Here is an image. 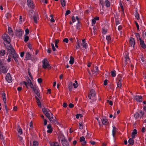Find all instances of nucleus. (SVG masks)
Here are the masks:
<instances>
[{"instance_id":"obj_1","label":"nucleus","mask_w":146,"mask_h":146,"mask_svg":"<svg viewBox=\"0 0 146 146\" xmlns=\"http://www.w3.org/2000/svg\"><path fill=\"white\" fill-rule=\"evenodd\" d=\"M42 67L44 69H50V66L47 59H44L42 61Z\"/></svg>"},{"instance_id":"obj_2","label":"nucleus","mask_w":146,"mask_h":146,"mask_svg":"<svg viewBox=\"0 0 146 146\" xmlns=\"http://www.w3.org/2000/svg\"><path fill=\"white\" fill-rule=\"evenodd\" d=\"M3 39L4 40V44L5 45L6 44H9L11 42V39L9 36L6 34H3L2 36Z\"/></svg>"},{"instance_id":"obj_3","label":"nucleus","mask_w":146,"mask_h":146,"mask_svg":"<svg viewBox=\"0 0 146 146\" xmlns=\"http://www.w3.org/2000/svg\"><path fill=\"white\" fill-rule=\"evenodd\" d=\"M122 76L121 74H119L116 78L117 85L118 87L120 88L121 87V80Z\"/></svg>"},{"instance_id":"obj_4","label":"nucleus","mask_w":146,"mask_h":146,"mask_svg":"<svg viewBox=\"0 0 146 146\" xmlns=\"http://www.w3.org/2000/svg\"><path fill=\"white\" fill-rule=\"evenodd\" d=\"M95 91L91 90L89 93L88 97L89 99L93 100L95 98Z\"/></svg>"},{"instance_id":"obj_5","label":"nucleus","mask_w":146,"mask_h":146,"mask_svg":"<svg viewBox=\"0 0 146 146\" xmlns=\"http://www.w3.org/2000/svg\"><path fill=\"white\" fill-rule=\"evenodd\" d=\"M8 45L6 46V48L7 49L8 52L10 53L11 54L15 52L14 49L12 47L10 43L8 44Z\"/></svg>"},{"instance_id":"obj_6","label":"nucleus","mask_w":146,"mask_h":146,"mask_svg":"<svg viewBox=\"0 0 146 146\" xmlns=\"http://www.w3.org/2000/svg\"><path fill=\"white\" fill-rule=\"evenodd\" d=\"M13 56V58L17 64H19V60L20 59L18 54L15 52L12 54Z\"/></svg>"},{"instance_id":"obj_7","label":"nucleus","mask_w":146,"mask_h":146,"mask_svg":"<svg viewBox=\"0 0 146 146\" xmlns=\"http://www.w3.org/2000/svg\"><path fill=\"white\" fill-rule=\"evenodd\" d=\"M66 139V138L63 134L61 133L59 134L58 135V140L59 142L61 143Z\"/></svg>"},{"instance_id":"obj_8","label":"nucleus","mask_w":146,"mask_h":146,"mask_svg":"<svg viewBox=\"0 0 146 146\" xmlns=\"http://www.w3.org/2000/svg\"><path fill=\"white\" fill-rule=\"evenodd\" d=\"M52 115V114H51V115H49V117H47V118H48L51 122L57 124L58 123V122L56 120V118L55 117H54Z\"/></svg>"},{"instance_id":"obj_9","label":"nucleus","mask_w":146,"mask_h":146,"mask_svg":"<svg viewBox=\"0 0 146 146\" xmlns=\"http://www.w3.org/2000/svg\"><path fill=\"white\" fill-rule=\"evenodd\" d=\"M24 32L21 29H19L16 30L15 31V35L16 36L18 37H20L21 36Z\"/></svg>"},{"instance_id":"obj_10","label":"nucleus","mask_w":146,"mask_h":146,"mask_svg":"<svg viewBox=\"0 0 146 146\" xmlns=\"http://www.w3.org/2000/svg\"><path fill=\"white\" fill-rule=\"evenodd\" d=\"M42 111L46 115V117H49L50 115V111L48 109L43 108L42 109Z\"/></svg>"},{"instance_id":"obj_11","label":"nucleus","mask_w":146,"mask_h":146,"mask_svg":"<svg viewBox=\"0 0 146 146\" xmlns=\"http://www.w3.org/2000/svg\"><path fill=\"white\" fill-rule=\"evenodd\" d=\"M134 99L137 102H141L142 101V97L141 96L136 95L134 96Z\"/></svg>"},{"instance_id":"obj_12","label":"nucleus","mask_w":146,"mask_h":146,"mask_svg":"<svg viewBox=\"0 0 146 146\" xmlns=\"http://www.w3.org/2000/svg\"><path fill=\"white\" fill-rule=\"evenodd\" d=\"M5 79L8 83H10L12 82V79L9 73L7 74L5 77Z\"/></svg>"},{"instance_id":"obj_13","label":"nucleus","mask_w":146,"mask_h":146,"mask_svg":"<svg viewBox=\"0 0 146 146\" xmlns=\"http://www.w3.org/2000/svg\"><path fill=\"white\" fill-rule=\"evenodd\" d=\"M32 89L33 91L37 95V96L40 97L39 91L38 88L36 86H35L34 88Z\"/></svg>"},{"instance_id":"obj_14","label":"nucleus","mask_w":146,"mask_h":146,"mask_svg":"<svg viewBox=\"0 0 146 146\" xmlns=\"http://www.w3.org/2000/svg\"><path fill=\"white\" fill-rule=\"evenodd\" d=\"M140 44L141 47L143 49H145L146 48V45L144 41L141 39H140Z\"/></svg>"},{"instance_id":"obj_15","label":"nucleus","mask_w":146,"mask_h":146,"mask_svg":"<svg viewBox=\"0 0 146 146\" xmlns=\"http://www.w3.org/2000/svg\"><path fill=\"white\" fill-rule=\"evenodd\" d=\"M129 43L131 46L133 47H134L135 44V40L134 38L131 37L129 39Z\"/></svg>"},{"instance_id":"obj_16","label":"nucleus","mask_w":146,"mask_h":146,"mask_svg":"<svg viewBox=\"0 0 146 146\" xmlns=\"http://www.w3.org/2000/svg\"><path fill=\"white\" fill-rule=\"evenodd\" d=\"M27 4L28 6L31 8L34 7V5L33 3L32 0H27Z\"/></svg>"},{"instance_id":"obj_17","label":"nucleus","mask_w":146,"mask_h":146,"mask_svg":"<svg viewBox=\"0 0 146 146\" xmlns=\"http://www.w3.org/2000/svg\"><path fill=\"white\" fill-rule=\"evenodd\" d=\"M80 141L82 142V144L83 146L85 145L86 143V141H85V139L83 136L81 137L80 138Z\"/></svg>"},{"instance_id":"obj_18","label":"nucleus","mask_w":146,"mask_h":146,"mask_svg":"<svg viewBox=\"0 0 146 146\" xmlns=\"http://www.w3.org/2000/svg\"><path fill=\"white\" fill-rule=\"evenodd\" d=\"M61 143L63 146H69V143L67 140L66 139L62 141Z\"/></svg>"},{"instance_id":"obj_19","label":"nucleus","mask_w":146,"mask_h":146,"mask_svg":"<svg viewBox=\"0 0 146 146\" xmlns=\"http://www.w3.org/2000/svg\"><path fill=\"white\" fill-rule=\"evenodd\" d=\"M0 70L2 73L5 74L7 72V69L6 67L3 66V67H2V68H0Z\"/></svg>"},{"instance_id":"obj_20","label":"nucleus","mask_w":146,"mask_h":146,"mask_svg":"<svg viewBox=\"0 0 146 146\" xmlns=\"http://www.w3.org/2000/svg\"><path fill=\"white\" fill-rule=\"evenodd\" d=\"M8 33L9 35L12 36H13V32L12 29L10 27H8Z\"/></svg>"},{"instance_id":"obj_21","label":"nucleus","mask_w":146,"mask_h":146,"mask_svg":"<svg viewBox=\"0 0 146 146\" xmlns=\"http://www.w3.org/2000/svg\"><path fill=\"white\" fill-rule=\"evenodd\" d=\"M117 131V129L115 126H113L112 130V134L114 137Z\"/></svg>"},{"instance_id":"obj_22","label":"nucleus","mask_w":146,"mask_h":146,"mask_svg":"<svg viewBox=\"0 0 146 146\" xmlns=\"http://www.w3.org/2000/svg\"><path fill=\"white\" fill-rule=\"evenodd\" d=\"M31 54L30 52H27L25 55V58L27 60L30 59L31 58Z\"/></svg>"},{"instance_id":"obj_23","label":"nucleus","mask_w":146,"mask_h":146,"mask_svg":"<svg viewBox=\"0 0 146 146\" xmlns=\"http://www.w3.org/2000/svg\"><path fill=\"white\" fill-rule=\"evenodd\" d=\"M70 60L69 62V63L70 64H73L74 62V58L72 56H71L70 57Z\"/></svg>"},{"instance_id":"obj_24","label":"nucleus","mask_w":146,"mask_h":146,"mask_svg":"<svg viewBox=\"0 0 146 146\" xmlns=\"http://www.w3.org/2000/svg\"><path fill=\"white\" fill-rule=\"evenodd\" d=\"M137 130L135 129H134L133 130L132 133V134H131L132 137L133 138H134L135 137V134H137Z\"/></svg>"},{"instance_id":"obj_25","label":"nucleus","mask_w":146,"mask_h":146,"mask_svg":"<svg viewBox=\"0 0 146 146\" xmlns=\"http://www.w3.org/2000/svg\"><path fill=\"white\" fill-rule=\"evenodd\" d=\"M51 146H60L59 143L57 142H51L50 143Z\"/></svg>"},{"instance_id":"obj_26","label":"nucleus","mask_w":146,"mask_h":146,"mask_svg":"<svg viewBox=\"0 0 146 146\" xmlns=\"http://www.w3.org/2000/svg\"><path fill=\"white\" fill-rule=\"evenodd\" d=\"M105 6L107 7H109L110 6V3L109 0H105Z\"/></svg>"},{"instance_id":"obj_27","label":"nucleus","mask_w":146,"mask_h":146,"mask_svg":"<svg viewBox=\"0 0 146 146\" xmlns=\"http://www.w3.org/2000/svg\"><path fill=\"white\" fill-rule=\"evenodd\" d=\"M2 96L4 103H6V94L5 93H3L2 94Z\"/></svg>"},{"instance_id":"obj_28","label":"nucleus","mask_w":146,"mask_h":146,"mask_svg":"<svg viewBox=\"0 0 146 146\" xmlns=\"http://www.w3.org/2000/svg\"><path fill=\"white\" fill-rule=\"evenodd\" d=\"M102 123L103 125H106L108 123V121L107 119H102Z\"/></svg>"},{"instance_id":"obj_29","label":"nucleus","mask_w":146,"mask_h":146,"mask_svg":"<svg viewBox=\"0 0 146 146\" xmlns=\"http://www.w3.org/2000/svg\"><path fill=\"white\" fill-rule=\"evenodd\" d=\"M13 58L12 54H10L8 56V58L7 59V61L8 62H10L11 61L12 58Z\"/></svg>"},{"instance_id":"obj_30","label":"nucleus","mask_w":146,"mask_h":146,"mask_svg":"<svg viewBox=\"0 0 146 146\" xmlns=\"http://www.w3.org/2000/svg\"><path fill=\"white\" fill-rule=\"evenodd\" d=\"M135 16V18L137 20H139V15L137 12V10L135 12L134 14Z\"/></svg>"},{"instance_id":"obj_31","label":"nucleus","mask_w":146,"mask_h":146,"mask_svg":"<svg viewBox=\"0 0 146 146\" xmlns=\"http://www.w3.org/2000/svg\"><path fill=\"white\" fill-rule=\"evenodd\" d=\"M128 143L129 144L133 145L134 144V140L133 139V138L132 137V138H130L128 140Z\"/></svg>"},{"instance_id":"obj_32","label":"nucleus","mask_w":146,"mask_h":146,"mask_svg":"<svg viewBox=\"0 0 146 146\" xmlns=\"http://www.w3.org/2000/svg\"><path fill=\"white\" fill-rule=\"evenodd\" d=\"M28 82L31 88L33 89L34 88L35 86H34L32 82H31V80L29 79L28 81Z\"/></svg>"},{"instance_id":"obj_33","label":"nucleus","mask_w":146,"mask_h":146,"mask_svg":"<svg viewBox=\"0 0 146 146\" xmlns=\"http://www.w3.org/2000/svg\"><path fill=\"white\" fill-rule=\"evenodd\" d=\"M106 39L108 41V42L111 43V40L110 36H106Z\"/></svg>"},{"instance_id":"obj_34","label":"nucleus","mask_w":146,"mask_h":146,"mask_svg":"<svg viewBox=\"0 0 146 146\" xmlns=\"http://www.w3.org/2000/svg\"><path fill=\"white\" fill-rule=\"evenodd\" d=\"M60 2L61 5L63 7H64L66 5V2L65 0H61Z\"/></svg>"},{"instance_id":"obj_35","label":"nucleus","mask_w":146,"mask_h":146,"mask_svg":"<svg viewBox=\"0 0 146 146\" xmlns=\"http://www.w3.org/2000/svg\"><path fill=\"white\" fill-rule=\"evenodd\" d=\"M111 76L113 77H115L116 76V71L114 70L111 72Z\"/></svg>"},{"instance_id":"obj_36","label":"nucleus","mask_w":146,"mask_h":146,"mask_svg":"<svg viewBox=\"0 0 146 146\" xmlns=\"http://www.w3.org/2000/svg\"><path fill=\"white\" fill-rule=\"evenodd\" d=\"M24 41L25 42H27L29 39V37L26 35H25L24 37Z\"/></svg>"},{"instance_id":"obj_37","label":"nucleus","mask_w":146,"mask_h":146,"mask_svg":"<svg viewBox=\"0 0 146 146\" xmlns=\"http://www.w3.org/2000/svg\"><path fill=\"white\" fill-rule=\"evenodd\" d=\"M35 98L37 100V102L38 105L39 106H41V103L39 100V99L36 96H35Z\"/></svg>"},{"instance_id":"obj_38","label":"nucleus","mask_w":146,"mask_h":146,"mask_svg":"<svg viewBox=\"0 0 146 146\" xmlns=\"http://www.w3.org/2000/svg\"><path fill=\"white\" fill-rule=\"evenodd\" d=\"M5 51L4 50H1L0 51V55L1 56H3L5 54Z\"/></svg>"},{"instance_id":"obj_39","label":"nucleus","mask_w":146,"mask_h":146,"mask_svg":"<svg viewBox=\"0 0 146 146\" xmlns=\"http://www.w3.org/2000/svg\"><path fill=\"white\" fill-rule=\"evenodd\" d=\"M59 42V40L58 39H56L55 40V42L54 43L55 45L56 48H58V46L57 45V44Z\"/></svg>"},{"instance_id":"obj_40","label":"nucleus","mask_w":146,"mask_h":146,"mask_svg":"<svg viewBox=\"0 0 146 146\" xmlns=\"http://www.w3.org/2000/svg\"><path fill=\"white\" fill-rule=\"evenodd\" d=\"M18 133L20 135L22 134L23 131L22 129L20 127H19V128H18Z\"/></svg>"},{"instance_id":"obj_41","label":"nucleus","mask_w":146,"mask_h":146,"mask_svg":"<svg viewBox=\"0 0 146 146\" xmlns=\"http://www.w3.org/2000/svg\"><path fill=\"white\" fill-rule=\"evenodd\" d=\"M135 35L137 39H139L140 40V39H141V38L140 37V35L139 33H135Z\"/></svg>"},{"instance_id":"obj_42","label":"nucleus","mask_w":146,"mask_h":146,"mask_svg":"<svg viewBox=\"0 0 146 146\" xmlns=\"http://www.w3.org/2000/svg\"><path fill=\"white\" fill-rule=\"evenodd\" d=\"M38 142L36 141H35L33 143V146H38Z\"/></svg>"},{"instance_id":"obj_43","label":"nucleus","mask_w":146,"mask_h":146,"mask_svg":"<svg viewBox=\"0 0 146 146\" xmlns=\"http://www.w3.org/2000/svg\"><path fill=\"white\" fill-rule=\"evenodd\" d=\"M51 45L53 51H56V49L54 47L53 42L51 43Z\"/></svg>"},{"instance_id":"obj_44","label":"nucleus","mask_w":146,"mask_h":146,"mask_svg":"<svg viewBox=\"0 0 146 146\" xmlns=\"http://www.w3.org/2000/svg\"><path fill=\"white\" fill-rule=\"evenodd\" d=\"M34 21L36 23H37L38 17L36 16H34L33 17Z\"/></svg>"},{"instance_id":"obj_45","label":"nucleus","mask_w":146,"mask_h":146,"mask_svg":"<svg viewBox=\"0 0 146 146\" xmlns=\"http://www.w3.org/2000/svg\"><path fill=\"white\" fill-rule=\"evenodd\" d=\"M98 71V67L97 66H96L95 67L94 70V71L93 72H94V73H96V74L97 73Z\"/></svg>"},{"instance_id":"obj_46","label":"nucleus","mask_w":146,"mask_h":146,"mask_svg":"<svg viewBox=\"0 0 146 146\" xmlns=\"http://www.w3.org/2000/svg\"><path fill=\"white\" fill-rule=\"evenodd\" d=\"M79 128L80 129H82L83 128V124L82 123H80L79 124Z\"/></svg>"},{"instance_id":"obj_47","label":"nucleus","mask_w":146,"mask_h":146,"mask_svg":"<svg viewBox=\"0 0 146 146\" xmlns=\"http://www.w3.org/2000/svg\"><path fill=\"white\" fill-rule=\"evenodd\" d=\"M120 6L121 9V11L122 12V13L123 15H124V13L123 7V6L121 4L120 5Z\"/></svg>"},{"instance_id":"obj_48","label":"nucleus","mask_w":146,"mask_h":146,"mask_svg":"<svg viewBox=\"0 0 146 146\" xmlns=\"http://www.w3.org/2000/svg\"><path fill=\"white\" fill-rule=\"evenodd\" d=\"M82 117V115L80 114V113L77 114L76 115V118L77 119H78L79 118V117L81 118V117Z\"/></svg>"},{"instance_id":"obj_49","label":"nucleus","mask_w":146,"mask_h":146,"mask_svg":"<svg viewBox=\"0 0 146 146\" xmlns=\"http://www.w3.org/2000/svg\"><path fill=\"white\" fill-rule=\"evenodd\" d=\"M50 17L51 18L50 21L52 22H54L55 21V20L53 18V15H52L51 14L50 15Z\"/></svg>"},{"instance_id":"obj_50","label":"nucleus","mask_w":146,"mask_h":146,"mask_svg":"<svg viewBox=\"0 0 146 146\" xmlns=\"http://www.w3.org/2000/svg\"><path fill=\"white\" fill-rule=\"evenodd\" d=\"M107 31V30L105 29H102V33L104 35L106 34Z\"/></svg>"},{"instance_id":"obj_51","label":"nucleus","mask_w":146,"mask_h":146,"mask_svg":"<svg viewBox=\"0 0 146 146\" xmlns=\"http://www.w3.org/2000/svg\"><path fill=\"white\" fill-rule=\"evenodd\" d=\"M82 46L84 48L86 49L87 48V43H82Z\"/></svg>"},{"instance_id":"obj_52","label":"nucleus","mask_w":146,"mask_h":146,"mask_svg":"<svg viewBox=\"0 0 146 146\" xmlns=\"http://www.w3.org/2000/svg\"><path fill=\"white\" fill-rule=\"evenodd\" d=\"M134 116L135 118H137L139 117V114L138 113H136L135 114Z\"/></svg>"},{"instance_id":"obj_53","label":"nucleus","mask_w":146,"mask_h":146,"mask_svg":"<svg viewBox=\"0 0 146 146\" xmlns=\"http://www.w3.org/2000/svg\"><path fill=\"white\" fill-rule=\"evenodd\" d=\"M100 3L102 6H103L104 5V4L105 3V2H104L103 0H100Z\"/></svg>"},{"instance_id":"obj_54","label":"nucleus","mask_w":146,"mask_h":146,"mask_svg":"<svg viewBox=\"0 0 146 146\" xmlns=\"http://www.w3.org/2000/svg\"><path fill=\"white\" fill-rule=\"evenodd\" d=\"M72 86L74 87L75 88H76L78 86V84H76V83H73L72 84Z\"/></svg>"},{"instance_id":"obj_55","label":"nucleus","mask_w":146,"mask_h":146,"mask_svg":"<svg viewBox=\"0 0 146 146\" xmlns=\"http://www.w3.org/2000/svg\"><path fill=\"white\" fill-rule=\"evenodd\" d=\"M76 49H79L80 48V46L79 43H78L76 46Z\"/></svg>"},{"instance_id":"obj_56","label":"nucleus","mask_w":146,"mask_h":146,"mask_svg":"<svg viewBox=\"0 0 146 146\" xmlns=\"http://www.w3.org/2000/svg\"><path fill=\"white\" fill-rule=\"evenodd\" d=\"M25 35H27L29 33V30L28 29H27L25 30Z\"/></svg>"},{"instance_id":"obj_57","label":"nucleus","mask_w":146,"mask_h":146,"mask_svg":"<svg viewBox=\"0 0 146 146\" xmlns=\"http://www.w3.org/2000/svg\"><path fill=\"white\" fill-rule=\"evenodd\" d=\"M70 13V10H67L66 11V13L65 14V16L69 14Z\"/></svg>"},{"instance_id":"obj_58","label":"nucleus","mask_w":146,"mask_h":146,"mask_svg":"<svg viewBox=\"0 0 146 146\" xmlns=\"http://www.w3.org/2000/svg\"><path fill=\"white\" fill-rule=\"evenodd\" d=\"M63 41L64 42H65L66 43H68V39L67 38H65L63 39Z\"/></svg>"},{"instance_id":"obj_59","label":"nucleus","mask_w":146,"mask_h":146,"mask_svg":"<svg viewBox=\"0 0 146 146\" xmlns=\"http://www.w3.org/2000/svg\"><path fill=\"white\" fill-rule=\"evenodd\" d=\"M52 131V129H48V130L47 131V132L48 133H51Z\"/></svg>"},{"instance_id":"obj_60","label":"nucleus","mask_w":146,"mask_h":146,"mask_svg":"<svg viewBox=\"0 0 146 146\" xmlns=\"http://www.w3.org/2000/svg\"><path fill=\"white\" fill-rule=\"evenodd\" d=\"M37 81L39 83H40L42 82V80L41 78H38V79Z\"/></svg>"},{"instance_id":"obj_61","label":"nucleus","mask_w":146,"mask_h":146,"mask_svg":"<svg viewBox=\"0 0 146 146\" xmlns=\"http://www.w3.org/2000/svg\"><path fill=\"white\" fill-rule=\"evenodd\" d=\"M96 23V21L94 19H93L92 20V25H94Z\"/></svg>"},{"instance_id":"obj_62","label":"nucleus","mask_w":146,"mask_h":146,"mask_svg":"<svg viewBox=\"0 0 146 146\" xmlns=\"http://www.w3.org/2000/svg\"><path fill=\"white\" fill-rule=\"evenodd\" d=\"M139 113L141 115V116H143L144 114V111L142 110L140 111H139Z\"/></svg>"},{"instance_id":"obj_63","label":"nucleus","mask_w":146,"mask_h":146,"mask_svg":"<svg viewBox=\"0 0 146 146\" xmlns=\"http://www.w3.org/2000/svg\"><path fill=\"white\" fill-rule=\"evenodd\" d=\"M18 138L19 141H22L23 139V138L22 137H21L20 136H18Z\"/></svg>"},{"instance_id":"obj_64","label":"nucleus","mask_w":146,"mask_h":146,"mask_svg":"<svg viewBox=\"0 0 146 146\" xmlns=\"http://www.w3.org/2000/svg\"><path fill=\"white\" fill-rule=\"evenodd\" d=\"M74 106V105L71 103L69 105V107L70 108H72Z\"/></svg>"}]
</instances>
